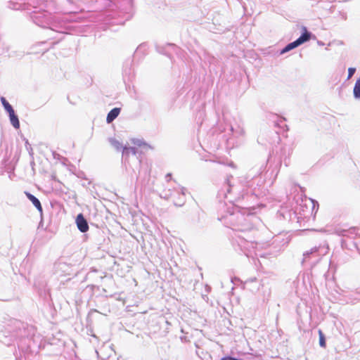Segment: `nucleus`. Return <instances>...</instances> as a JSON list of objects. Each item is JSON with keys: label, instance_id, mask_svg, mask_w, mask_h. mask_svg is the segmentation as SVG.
<instances>
[{"label": "nucleus", "instance_id": "nucleus-21", "mask_svg": "<svg viewBox=\"0 0 360 360\" xmlns=\"http://www.w3.org/2000/svg\"><path fill=\"white\" fill-rule=\"evenodd\" d=\"M353 96L356 100H360V77H359L354 84L353 88Z\"/></svg>", "mask_w": 360, "mask_h": 360}, {"label": "nucleus", "instance_id": "nucleus-13", "mask_svg": "<svg viewBox=\"0 0 360 360\" xmlns=\"http://www.w3.org/2000/svg\"><path fill=\"white\" fill-rule=\"evenodd\" d=\"M120 112H121L120 108L115 107L112 109H111L107 114L106 122L108 124L111 123L112 121H114L118 117Z\"/></svg>", "mask_w": 360, "mask_h": 360}, {"label": "nucleus", "instance_id": "nucleus-44", "mask_svg": "<svg viewBox=\"0 0 360 360\" xmlns=\"http://www.w3.org/2000/svg\"><path fill=\"white\" fill-rule=\"evenodd\" d=\"M51 304H53V302L49 303V306H51Z\"/></svg>", "mask_w": 360, "mask_h": 360}, {"label": "nucleus", "instance_id": "nucleus-26", "mask_svg": "<svg viewBox=\"0 0 360 360\" xmlns=\"http://www.w3.org/2000/svg\"><path fill=\"white\" fill-rule=\"evenodd\" d=\"M219 360H243V359L235 356L231 354H226L223 356Z\"/></svg>", "mask_w": 360, "mask_h": 360}, {"label": "nucleus", "instance_id": "nucleus-28", "mask_svg": "<svg viewBox=\"0 0 360 360\" xmlns=\"http://www.w3.org/2000/svg\"><path fill=\"white\" fill-rule=\"evenodd\" d=\"M311 201L312 202L311 212L314 213V214H316V213L318 212L319 204L318 201L316 200L311 199Z\"/></svg>", "mask_w": 360, "mask_h": 360}, {"label": "nucleus", "instance_id": "nucleus-41", "mask_svg": "<svg viewBox=\"0 0 360 360\" xmlns=\"http://www.w3.org/2000/svg\"><path fill=\"white\" fill-rule=\"evenodd\" d=\"M82 186L85 188L86 187V184L85 183L82 184Z\"/></svg>", "mask_w": 360, "mask_h": 360}, {"label": "nucleus", "instance_id": "nucleus-45", "mask_svg": "<svg viewBox=\"0 0 360 360\" xmlns=\"http://www.w3.org/2000/svg\"><path fill=\"white\" fill-rule=\"evenodd\" d=\"M3 53H4V52H3V51H1V52L0 51V55H1V54H3Z\"/></svg>", "mask_w": 360, "mask_h": 360}, {"label": "nucleus", "instance_id": "nucleus-31", "mask_svg": "<svg viewBox=\"0 0 360 360\" xmlns=\"http://www.w3.org/2000/svg\"><path fill=\"white\" fill-rule=\"evenodd\" d=\"M356 68L350 67L348 68V75H347V79H349L356 72Z\"/></svg>", "mask_w": 360, "mask_h": 360}, {"label": "nucleus", "instance_id": "nucleus-12", "mask_svg": "<svg viewBox=\"0 0 360 360\" xmlns=\"http://www.w3.org/2000/svg\"><path fill=\"white\" fill-rule=\"evenodd\" d=\"M9 118V121L11 124L15 128V129H20V124L18 115L15 112V110L13 111L8 112L6 114Z\"/></svg>", "mask_w": 360, "mask_h": 360}, {"label": "nucleus", "instance_id": "nucleus-39", "mask_svg": "<svg viewBox=\"0 0 360 360\" xmlns=\"http://www.w3.org/2000/svg\"><path fill=\"white\" fill-rule=\"evenodd\" d=\"M317 44L319 45V46H323L324 45V43L321 41H317Z\"/></svg>", "mask_w": 360, "mask_h": 360}, {"label": "nucleus", "instance_id": "nucleus-38", "mask_svg": "<svg viewBox=\"0 0 360 360\" xmlns=\"http://www.w3.org/2000/svg\"><path fill=\"white\" fill-rule=\"evenodd\" d=\"M25 146H26V148H27V150H28L27 146H30V148H31V146H30V145L29 144V143H28V141H27V140H26V141H25ZM30 149L32 150V148H30Z\"/></svg>", "mask_w": 360, "mask_h": 360}, {"label": "nucleus", "instance_id": "nucleus-25", "mask_svg": "<svg viewBox=\"0 0 360 360\" xmlns=\"http://www.w3.org/2000/svg\"><path fill=\"white\" fill-rule=\"evenodd\" d=\"M185 201V198L179 195L178 198L173 200V203L176 207H181L184 205Z\"/></svg>", "mask_w": 360, "mask_h": 360}, {"label": "nucleus", "instance_id": "nucleus-33", "mask_svg": "<svg viewBox=\"0 0 360 360\" xmlns=\"http://www.w3.org/2000/svg\"><path fill=\"white\" fill-rule=\"evenodd\" d=\"M338 15L344 20H346L347 18V13L344 11H339Z\"/></svg>", "mask_w": 360, "mask_h": 360}, {"label": "nucleus", "instance_id": "nucleus-6", "mask_svg": "<svg viewBox=\"0 0 360 360\" xmlns=\"http://www.w3.org/2000/svg\"><path fill=\"white\" fill-rule=\"evenodd\" d=\"M335 233L339 236L349 238L353 240L360 237V234L358 233V228L356 226H352L348 229H338L335 230Z\"/></svg>", "mask_w": 360, "mask_h": 360}, {"label": "nucleus", "instance_id": "nucleus-5", "mask_svg": "<svg viewBox=\"0 0 360 360\" xmlns=\"http://www.w3.org/2000/svg\"><path fill=\"white\" fill-rule=\"evenodd\" d=\"M329 251V246L326 243L311 248L309 250L303 252L301 262L302 266L309 264L311 267L314 266Z\"/></svg>", "mask_w": 360, "mask_h": 360}, {"label": "nucleus", "instance_id": "nucleus-1", "mask_svg": "<svg viewBox=\"0 0 360 360\" xmlns=\"http://www.w3.org/2000/svg\"><path fill=\"white\" fill-rule=\"evenodd\" d=\"M283 161H284L285 165L288 167L290 159L285 155V148H281L280 152H276L275 155L269 153L266 160H264L261 164L255 165L247 174L245 185L234 201L243 202L245 208L253 207L258 197L262 195L261 187L264 183V179L261 176V174L266 171L267 165H269L271 174L275 173L274 178H276Z\"/></svg>", "mask_w": 360, "mask_h": 360}, {"label": "nucleus", "instance_id": "nucleus-35", "mask_svg": "<svg viewBox=\"0 0 360 360\" xmlns=\"http://www.w3.org/2000/svg\"><path fill=\"white\" fill-rule=\"evenodd\" d=\"M130 74V68H128L127 66H125L123 69V75L125 76L127 75Z\"/></svg>", "mask_w": 360, "mask_h": 360}, {"label": "nucleus", "instance_id": "nucleus-34", "mask_svg": "<svg viewBox=\"0 0 360 360\" xmlns=\"http://www.w3.org/2000/svg\"><path fill=\"white\" fill-rule=\"evenodd\" d=\"M186 188H184V187H181V193H178V195H181V196H184L185 198V195H186Z\"/></svg>", "mask_w": 360, "mask_h": 360}, {"label": "nucleus", "instance_id": "nucleus-11", "mask_svg": "<svg viewBox=\"0 0 360 360\" xmlns=\"http://www.w3.org/2000/svg\"><path fill=\"white\" fill-rule=\"evenodd\" d=\"M138 152H139L138 148H136L134 146H127V145L124 146L123 147V150L122 151V161H124V163H126V162L127 161V158L130 153H131L133 155L136 156L137 155Z\"/></svg>", "mask_w": 360, "mask_h": 360}, {"label": "nucleus", "instance_id": "nucleus-3", "mask_svg": "<svg viewBox=\"0 0 360 360\" xmlns=\"http://www.w3.org/2000/svg\"><path fill=\"white\" fill-rule=\"evenodd\" d=\"M233 179L232 175L226 176L224 178L223 187L219 190L217 195V200H218V210L221 212V218H227L229 216L231 217L236 212H240V207L244 208L243 202H237L240 205H235L232 203V200H229V205L222 201V198H226L227 194H230L233 188L231 184V179Z\"/></svg>", "mask_w": 360, "mask_h": 360}, {"label": "nucleus", "instance_id": "nucleus-40", "mask_svg": "<svg viewBox=\"0 0 360 360\" xmlns=\"http://www.w3.org/2000/svg\"><path fill=\"white\" fill-rule=\"evenodd\" d=\"M143 44L140 45V46L137 48V49H136V52H138L139 50H141V49H142V47H143Z\"/></svg>", "mask_w": 360, "mask_h": 360}, {"label": "nucleus", "instance_id": "nucleus-10", "mask_svg": "<svg viewBox=\"0 0 360 360\" xmlns=\"http://www.w3.org/2000/svg\"><path fill=\"white\" fill-rule=\"evenodd\" d=\"M24 193L27 198L32 203V205L35 207V208L41 213L43 212V207L41 204L40 200L30 192L25 191Z\"/></svg>", "mask_w": 360, "mask_h": 360}, {"label": "nucleus", "instance_id": "nucleus-30", "mask_svg": "<svg viewBox=\"0 0 360 360\" xmlns=\"http://www.w3.org/2000/svg\"><path fill=\"white\" fill-rule=\"evenodd\" d=\"M230 130L233 133V135L236 136H237L238 135H240L243 133V130L242 129L235 130L233 126H230Z\"/></svg>", "mask_w": 360, "mask_h": 360}, {"label": "nucleus", "instance_id": "nucleus-37", "mask_svg": "<svg viewBox=\"0 0 360 360\" xmlns=\"http://www.w3.org/2000/svg\"><path fill=\"white\" fill-rule=\"evenodd\" d=\"M172 178V175L171 173H167L166 175H165V180L167 181H169Z\"/></svg>", "mask_w": 360, "mask_h": 360}, {"label": "nucleus", "instance_id": "nucleus-15", "mask_svg": "<svg viewBox=\"0 0 360 360\" xmlns=\"http://www.w3.org/2000/svg\"><path fill=\"white\" fill-rule=\"evenodd\" d=\"M298 46H300V45L295 39V41L288 43L283 49H281L279 51V55L285 54V53L296 49Z\"/></svg>", "mask_w": 360, "mask_h": 360}, {"label": "nucleus", "instance_id": "nucleus-8", "mask_svg": "<svg viewBox=\"0 0 360 360\" xmlns=\"http://www.w3.org/2000/svg\"><path fill=\"white\" fill-rule=\"evenodd\" d=\"M315 39L316 36L310 31L308 30L307 27L302 26V30L300 36L296 39V41L299 44L300 46L302 44L309 41L310 39Z\"/></svg>", "mask_w": 360, "mask_h": 360}, {"label": "nucleus", "instance_id": "nucleus-42", "mask_svg": "<svg viewBox=\"0 0 360 360\" xmlns=\"http://www.w3.org/2000/svg\"><path fill=\"white\" fill-rule=\"evenodd\" d=\"M332 9H334V7H333V6L330 7V10L332 11Z\"/></svg>", "mask_w": 360, "mask_h": 360}, {"label": "nucleus", "instance_id": "nucleus-14", "mask_svg": "<svg viewBox=\"0 0 360 360\" xmlns=\"http://www.w3.org/2000/svg\"><path fill=\"white\" fill-rule=\"evenodd\" d=\"M254 283L255 285H254L253 286H251L250 288V290L252 292L259 290V286H260V283L256 277H252V278H248L244 282L243 288H245L247 285H248L250 284H254Z\"/></svg>", "mask_w": 360, "mask_h": 360}, {"label": "nucleus", "instance_id": "nucleus-17", "mask_svg": "<svg viewBox=\"0 0 360 360\" xmlns=\"http://www.w3.org/2000/svg\"><path fill=\"white\" fill-rule=\"evenodd\" d=\"M156 50L160 54L167 56L168 58L172 59V53H171V47L167 46V44L165 46H156Z\"/></svg>", "mask_w": 360, "mask_h": 360}, {"label": "nucleus", "instance_id": "nucleus-4", "mask_svg": "<svg viewBox=\"0 0 360 360\" xmlns=\"http://www.w3.org/2000/svg\"><path fill=\"white\" fill-rule=\"evenodd\" d=\"M124 4V13H117L115 11H108L103 18L106 25H124L125 21L129 20L132 17V9L134 0H123Z\"/></svg>", "mask_w": 360, "mask_h": 360}, {"label": "nucleus", "instance_id": "nucleus-36", "mask_svg": "<svg viewBox=\"0 0 360 360\" xmlns=\"http://www.w3.org/2000/svg\"><path fill=\"white\" fill-rule=\"evenodd\" d=\"M52 155H53V158L56 160H59L60 158V155L57 153L56 151H53Z\"/></svg>", "mask_w": 360, "mask_h": 360}, {"label": "nucleus", "instance_id": "nucleus-32", "mask_svg": "<svg viewBox=\"0 0 360 360\" xmlns=\"http://www.w3.org/2000/svg\"><path fill=\"white\" fill-rule=\"evenodd\" d=\"M77 177L79 178V179H87V177L85 174V173L82 171V170H79L77 173L75 174Z\"/></svg>", "mask_w": 360, "mask_h": 360}, {"label": "nucleus", "instance_id": "nucleus-29", "mask_svg": "<svg viewBox=\"0 0 360 360\" xmlns=\"http://www.w3.org/2000/svg\"><path fill=\"white\" fill-rule=\"evenodd\" d=\"M195 214H196V219H194L193 221L195 223H199L201 217H203V212L200 211V210L198 209L195 212Z\"/></svg>", "mask_w": 360, "mask_h": 360}, {"label": "nucleus", "instance_id": "nucleus-16", "mask_svg": "<svg viewBox=\"0 0 360 360\" xmlns=\"http://www.w3.org/2000/svg\"><path fill=\"white\" fill-rule=\"evenodd\" d=\"M236 243H237V245L239 248L240 250H241L245 254L244 249L246 248L248 241L243 238L238 237V240L234 238L233 240L232 244L234 247H236ZM235 250H238L236 248H235Z\"/></svg>", "mask_w": 360, "mask_h": 360}, {"label": "nucleus", "instance_id": "nucleus-18", "mask_svg": "<svg viewBox=\"0 0 360 360\" xmlns=\"http://www.w3.org/2000/svg\"><path fill=\"white\" fill-rule=\"evenodd\" d=\"M0 101L6 114L14 110L13 107L9 103L4 96L0 97Z\"/></svg>", "mask_w": 360, "mask_h": 360}, {"label": "nucleus", "instance_id": "nucleus-19", "mask_svg": "<svg viewBox=\"0 0 360 360\" xmlns=\"http://www.w3.org/2000/svg\"><path fill=\"white\" fill-rule=\"evenodd\" d=\"M132 143L139 147H143L144 148H150V149H154V148L150 146L149 143H148L146 141H145L143 139H134L132 140Z\"/></svg>", "mask_w": 360, "mask_h": 360}, {"label": "nucleus", "instance_id": "nucleus-22", "mask_svg": "<svg viewBox=\"0 0 360 360\" xmlns=\"http://www.w3.org/2000/svg\"><path fill=\"white\" fill-rule=\"evenodd\" d=\"M109 141L111 143L112 146H114L117 150H120L122 149L123 150V147L124 146L122 145V143H120L118 140H117L115 138H110Z\"/></svg>", "mask_w": 360, "mask_h": 360}, {"label": "nucleus", "instance_id": "nucleus-20", "mask_svg": "<svg viewBox=\"0 0 360 360\" xmlns=\"http://www.w3.org/2000/svg\"><path fill=\"white\" fill-rule=\"evenodd\" d=\"M167 46L171 47V51L178 56V57H183V55L184 53V50H182L180 47L177 46L176 44L172 43H167Z\"/></svg>", "mask_w": 360, "mask_h": 360}, {"label": "nucleus", "instance_id": "nucleus-43", "mask_svg": "<svg viewBox=\"0 0 360 360\" xmlns=\"http://www.w3.org/2000/svg\"><path fill=\"white\" fill-rule=\"evenodd\" d=\"M51 304H53V302L49 303V306H51Z\"/></svg>", "mask_w": 360, "mask_h": 360}, {"label": "nucleus", "instance_id": "nucleus-2", "mask_svg": "<svg viewBox=\"0 0 360 360\" xmlns=\"http://www.w3.org/2000/svg\"><path fill=\"white\" fill-rule=\"evenodd\" d=\"M30 18L39 27L49 28L53 33H56V35L51 37L55 40L51 43L53 45L63 40L68 32V27L47 11L37 10L34 8V10L30 13Z\"/></svg>", "mask_w": 360, "mask_h": 360}, {"label": "nucleus", "instance_id": "nucleus-23", "mask_svg": "<svg viewBox=\"0 0 360 360\" xmlns=\"http://www.w3.org/2000/svg\"><path fill=\"white\" fill-rule=\"evenodd\" d=\"M319 346L322 348H325L326 347V336L321 329L319 330Z\"/></svg>", "mask_w": 360, "mask_h": 360}, {"label": "nucleus", "instance_id": "nucleus-9", "mask_svg": "<svg viewBox=\"0 0 360 360\" xmlns=\"http://www.w3.org/2000/svg\"><path fill=\"white\" fill-rule=\"evenodd\" d=\"M340 245L342 249H346L349 250H358L357 243L353 239H350L349 238H344L342 237L340 240Z\"/></svg>", "mask_w": 360, "mask_h": 360}, {"label": "nucleus", "instance_id": "nucleus-7", "mask_svg": "<svg viewBox=\"0 0 360 360\" xmlns=\"http://www.w3.org/2000/svg\"><path fill=\"white\" fill-rule=\"evenodd\" d=\"M75 224L81 233H86L89 229V222L83 213H79L75 217Z\"/></svg>", "mask_w": 360, "mask_h": 360}, {"label": "nucleus", "instance_id": "nucleus-24", "mask_svg": "<svg viewBox=\"0 0 360 360\" xmlns=\"http://www.w3.org/2000/svg\"><path fill=\"white\" fill-rule=\"evenodd\" d=\"M8 7L12 10L25 9V6H23L22 4L12 1H10L8 2Z\"/></svg>", "mask_w": 360, "mask_h": 360}, {"label": "nucleus", "instance_id": "nucleus-27", "mask_svg": "<svg viewBox=\"0 0 360 360\" xmlns=\"http://www.w3.org/2000/svg\"><path fill=\"white\" fill-rule=\"evenodd\" d=\"M277 217L280 219H287V217L290 218V213L289 212H283L281 210H278L277 212Z\"/></svg>", "mask_w": 360, "mask_h": 360}]
</instances>
